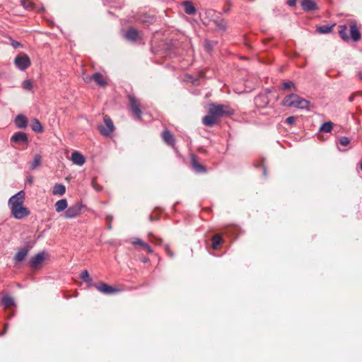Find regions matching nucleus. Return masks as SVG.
Segmentation results:
<instances>
[{"label":"nucleus","mask_w":362,"mask_h":362,"mask_svg":"<svg viewBox=\"0 0 362 362\" xmlns=\"http://www.w3.org/2000/svg\"><path fill=\"white\" fill-rule=\"evenodd\" d=\"M146 243L143 242L141 240L138 239L133 242L134 245H140L141 247L145 244Z\"/></svg>","instance_id":"42"},{"label":"nucleus","mask_w":362,"mask_h":362,"mask_svg":"<svg viewBox=\"0 0 362 362\" xmlns=\"http://www.w3.org/2000/svg\"><path fill=\"white\" fill-rule=\"evenodd\" d=\"M296 117L291 116L286 119V122L290 125H293L296 122Z\"/></svg>","instance_id":"38"},{"label":"nucleus","mask_w":362,"mask_h":362,"mask_svg":"<svg viewBox=\"0 0 362 362\" xmlns=\"http://www.w3.org/2000/svg\"><path fill=\"white\" fill-rule=\"evenodd\" d=\"M68 204L65 199H60L55 203V209L59 213L64 211L67 208Z\"/></svg>","instance_id":"18"},{"label":"nucleus","mask_w":362,"mask_h":362,"mask_svg":"<svg viewBox=\"0 0 362 362\" xmlns=\"http://www.w3.org/2000/svg\"><path fill=\"white\" fill-rule=\"evenodd\" d=\"M81 208L82 206L80 203H76L68 208L65 212L64 217L66 218H73L78 216L81 214Z\"/></svg>","instance_id":"8"},{"label":"nucleus","mask_w":362,"mask_h":362,"mask_svg":"<svg viewBox=\"0 0 362 362\" xmlns=\"http://www.w3.org/2000/svg\"><path fill=\"white\" fill-rule=\"evenodd\" d=\"M10 210L12 216L16 219H23L29 216L30 214V210L24 206L23 204L20 205V206L13 208Z\"/></svg>","instance_id":"7"},{"label":"nucleus","mask_w":362,"mask_h":362,"mask_svg":"<svg viewBox=\"0 0 362 362\" xmlns=\"http://www.w3.org/2000/svg\"><path fill=\"white\" fill-rule=\"evenodd\" d=\"M332 28L329 26H321L318 28V31L321 33H328L331 31Z\"/></svg>","instance_id":"35"},{"label":"nucleus","mask_w":362,"mask_h":362,"mask_svg":"<svg viewBox=\"0 0 362 362\" xmlns=\"http://www.w3.org/2000/svg\"><path fill=\"white\" fill-rule=\"evenodd\" d=\"M27 254L28 251L26 250H21L16 254L14 260L16 262H20L25 258Z\"/></svg>","instance_id":"23"},{"label":"nucleus","mask_w":362,"mask_h":362,"mask_svg":"<svg viewBox=\"0 0 362 362\" xmlns=\"http://www.w3.org/2000/svg\"><path fill=\"white\" fill-rule=\"evenodd\" d=\"M347 28L344 27V29L341 30L339 31V35L341 37V38L344 40H347L349 37L346 33Z\"/></svg>","instance_id":"34"},{"label":"nucleus","mask_w":362,"mask_h":362,"mask_svg":"<svg viewBox=\"0 0 362 362\" xmlns=\"http://www.w3.org/2000/svg\"><path fill=\"white\" fill-rule=\"evenodd\" d=\"M205 48L208 50V51H210L211 50V45H209V42L206 43L205 45Z\"/></svg>","instance_id":"47"},{"label":"nucleus","mask_w":362,"mask_h":362,"mask_svg":"<svg viewBox=\"0 0 362 362\" xmlns=\"http://www.w3.org/2000/svg\"><path fill=\"white\" fill-rule=\"evenodd\" d=\"M281 104L286 107L304 110L308 109L310 103L299 95L293 93L286 96L282 100Z\"/></svg>","instance_id":"1"},{"label":"nucleus","mask_w":362,"mask_h":362,"mask_svg":"<svg viewBox=\"0 0 362 362\" xmlns=\"http://www.w3.org/2000/svg\"><path fill=\"white\" fill-rule=\"evenodd\" d=\"M260 99H261V98H260V97L256 98V99H255V103H256V104H257V105H258V102H259V100Z\"/></svg>","instance_id":"49"},{"label":"nucleus","mask_w":362,"mask_h":362,"mask_svg":"<svg viewBox=\"0 0 362 362\" xmlns=\"http://www.w3.org/2000/svg\"><path fill=\"white\" fill-rule=\"evenodd\" d=\"M192 167L194 168V170L197 172V173H202V172H204V167L198 163L197 162V160H195L194 157H192Z\"/></svg>","instance_id":"27"},{"label":"nucleus","mask_w":362,"mask_h":362,"mask_svg":"<svg viewBox=\"0 0 362 362\" xmlns=\"http://www.w3.org/2000/svg\"><path fill=\"white\" fill-rule=\"evenodd\" d=\"M210 114H212L217 119L223 116V115H229L232 114V110L229 109L227 106L223 105H216L214 104H211L209 106L208 109Z\"/></svg>","instance_id":"2"},{"label":"nucleus","mask_w":362,"mask_h":362,"mask_svg":"<svg viewBox=\"0 0 362 362\" xmlns=\"http://www.w3.org/2000/svg\"><path fill=\"white\" fill-rule=\"evenodd\" d=\"M184 6L185 12L189 15H194L196 13V8L192 4V3L189 1H184L182 3Z\"/></svg>","instance_id":"17"},{"label":"nucleus","mask_w":362,"mask_h":362,"mask_svg":"<svg viewBox=\"0 0 362 362\" xmlns=\"http://www.w3.org/2000/svg\"><path fill=\"white\" fill-rule=\"evenodd\" d=\"M103 120L104 124L99 126V130L103 135L110 136L115 130V126L109 116L105 115Z\"/></svg>","instance_id":"4"},{"label":"nucleus","mask_w":362,"mask_h":362,"mask_svg":"<svg viewBox=\"0 0 362 362\" xmlns=\"http://www.w3.org/2000/svg\"><path fill=\"white\" fill-rule=\"evenodd\" d=\"M350 33L351 35L352 38L356 41L360 38V33L357 28V27L355 25H353L350 28Z\"/></svg>","instance_id":"25"},{"label":"nucleus","mask_w":362,"mask_h":362,"mask_svg":"<svg viewBox=\"0 0 362 362\" xmlns=\"http://www.w3.org/2000/svg\"><path fill=\"white\" fill-rule=\"evenodd\" d=\"M301 6L306 11H311L317 9V6L314 0H302Z\"/></svg>","instance_id":"12"},{"label":"nucleus","mask_w":362,"mask_h":362,"mask_svg":"<svg viewBox=\"0 0 362 362\" xmlns=\"http://www.w3.org/2000/svg\"><path fill=\"white\" fill-rule=\"evenodd\" d=\"M81 279L86 282V283H91L92 281V279L89 275V273L87 270H84L81 274Z\"/></svg>","instance_id":"30"},{"label":"nucleus","mask_w":362,"mask_h":362,"mask_svg":"<svg viewBox=\"0 0 362 362\" xmlns=\"http://www.w3.org/2000/svg\"><path fill=\"white\" fill-rule=\"evenodd\" d=\"M283 88L284 90L296 89L295 84L292 81H284L283 83Z\"/></svg>","instance_id":"32"},{"label":"nucleus","mask_w":362,"mask_h":362,"mask_svg":"<svg viewBox=\"0 0 362 362\" xmlns=\"http://www.w3.org/2000/svg\"><path fill=\"white\" fill-rule=\"evenodd\" d=\"M71 160L74 164L81 166L85 163L86 158L81 153L74 151L71 154Z\"/></svg>","instance_id":"9"},{"label":"nucleus","mask_w":362,"mask_h":362,"mask_svg":"<svg viewBox=\"0 0 362 362\" xmlns=\"http://www.w3.org/2000/svg\"><path fill=\"white\" fill-rule=\"evenodd\" d=\"M166 251L169 254L170 256L173 257V254L170 252V251L168 247H166Z\"/></svg>","instance_id":"48"},{"label":"nucleus","mask_w":362,"mask_h":362,"mask_svg":"<svg viewBox=\"0 0 362 362\" xmlns=\"http://www.w3.org/2000/svg\"><path fill=\"white\" fill-rule=\"evenodd\" d=\"M11 141L16 143H26L28 141V137L25 134L18 132L12 136Z\"/></svg>","instance_id":"16"},{"label":"nucleus","mask_w":362,"mask_h":362,"mask_svg":"<svg viewBox=\"0 0 362 362\" xmlns=\"http://www.w3.org/2000/svg\"><path fill=\"white\" fill-rule=\"evenodd\" d=\"M32 129L35 132H42V127L38 119H34L31 124Z\"/></svg>","instance_id":"24"},{"label":"nucleus","mask_w":362,"mask_h":362,"mask_svg":"<svg viewBox=\"0 0 362 362\" xmlns=\"http://www.w3.org/2000/svg\"><path fill=\"white\" fill-rule=\"evenodd\" d=\"M126 37L132 41H135L139 37V33L134 28H130L126 33Z\"/></svg>","instance_id":"19"},{"label":"nucleus","mask_w":362,"mask_h":362,"mask_svg":"<svg viewBox=\"0 0 362 362\" xmlns=\"http://www.w3.org/2000/svg\"><path fill=\"white\" fill-rule=\"evenodd\" d=\"M22 88L27 90H31L33 89V82L30 79L25 80L22 83Z\"/></svg>","instance_id":"31"},{"label":"nucleus","mask_w":362,"mask_h":362,"mask_svg":"<svg viewBox=\"0 0 362 362\" xmlns=\"http://www.w3.org/2000/svg\"><path fill=\"white\" fill-rule=\"evenodd\" d=\"M48 258L49 254L47 252H40L30 259V266L33 269H39L43 265L45 262L48 259Z\"/></svg>","instance_id":"3"},{"label":"nucleus","mask_w":362,"mask_h":362,"mask_svg":"<svg viewBox=\"0 0 362 362\" xmlns=\"http://www.w3.org/2000/svg\"><path fill=\"white\" fill-rule=\"evenodd\" d=\"M216 26L220 30H225L226 28V23L223 21H220L218 22H216Z\"/></svg>","instance_id":"37"},{"label":"nucleus","mask_w":362,"mask_h":362,"mask_svg":"<svg viewBox=\"0 0 362 362\" xmlns=\"http://www.w3.org/2000/svg\"><path fill=\"white\" fill-rule=\"evenodd\" d=\"M41 164V156L40 155H35L33 160L30 163V168L34 170L38 168Z\"/></svg>","instance_id":"26"},{"label":"nucleus","mask_w":362,"mask_h":362,"mask_svg":"<svg viewBox=\"0 0 362 362\" xmlns=\"http://www.w3.org/2000/svg\"><path fill=\"white\" fill-rule=\"evenodd\" d=\"M333 124L331 122L324 123L321 127L320 131L325 132H330L332 129Z\"/></svg>","instance_id":"29"},{"label":"nucleus","mask_w":362,"mask_h":362,"mask_svg":"<svg viewBox=\"0 0 362 362\" xmlns=\"http://www.w3.org/2000/svg\"><path fill=\"white\" fill-rule=\"evenodd\" d=\"M25 198V194L23 191H20L8 199V205L10 209L20 206L23 204Z\"/></svg>","instance_id":"5"},{"label":"nucleus","mask_w":362,"mask_h":362,"mask_svg":"<svg viewBox=\"0 0 362 362\" xmlns=\"http://www.w3.org/2000/svg\"><path fill=\"white\" fill-rule=\"evenodd\" d=\"M361 169L362 170V163H361Z\"/></svg>","instance_id":"51"},{"label":"nucleus","mask_w":362,"mask_h":362,"mask_svg":"<svg viewBox=\"0 0 362 362\" xmlns=\"http://www.w3.org/2000/svg\"><path fill=\"white\" fill-rule=\"evenodd\" d=\"M14 64L18 69L24 71L30 66L31 62L27 54H21L15 58Z\"/></svg>","instance_id":"6"},{"label":"nucleus","mask_w":362,"mask_h":362,"mask_svg":"<svg viewBox=\"0 0 362 362\" xmlns=\"http://www.w3.org/2000/svg\"><path fill=\"white\" fill-rule=\"evenodd\" d=\"M1 302L5 309H10L15 306L14 299L8 295L4 296Z\"/></svg>","instance_id":"13"},{"label":"nucleus","mask_w":362,"mask_h":362,"mask_svg":"<svg viewBox=\"0 0 362 362\" xmlns=\"http://www.w3.org/2000/svg\"><path fill=\"white\" fill-rule=\"evenodd\" d=\"M296 0H287V4L290 6H293L296 5Z\"/></svg>","instance_id":"44"},{"label":"nucleus","mask_w":362,"mask_h":362,"mask_svg":"<svg viewBox=\"0 0 362 362\" xmlns=\"http://www.w3.org/2000/svg\"><path fill=\"white\" fill-rule=\"evenodd\" d=\"M26 182L29 183L30 185H32L33 182V177L30 176L27 178Z\"/></svg>","instance_id":"46"},{"label":"nucleus","mask_w":362,"mask_h":362,"mask_svg":"<svg viewBox=\"0 0 362 362\" xmlns=\"http://www.w3.org/2000/svg\"><path fill=\"white\" fill-rule=\"evenodd\" d=\"M221 241H222V238H221L220 235H214L212 238V247L214 250H216L218 248V245L221 244Z\"/></svg>","instance_id":"28"},{"label":"nucleus","mask_w":362,"mask_h":362,"mask_svg":"<svg viewBox=\"0 0 362 362\" xmlns=\"http://www.w3.org/2000/svg\"><path fill=\"white\" fill-rule=\"evenodd\" d=\"M142 247L148 253H151L153 252L151 247L147 243L144 244Z\"/></svg>","instance_id":"40"},{"label":"nucleus","mask_w":362,"mask_h":362,"mask_svg":"<svg viewBox=\"0 0 362 362\" xmlns=\"http://www.w3.org/2000/svg\"><path fill=\"white\" fill-rule=\"evenodd\" d=\"M96 288L100 292L105 294L115 293L119 291V289L113 288L112 286H110L106 284H101L98 285L96 286Z\"/></svg>","instance_id":"11"},{"label":"nucleus","mask_w":362,"mask_h":362,"mask_svg":"<svg viewBox=\"0 0 362 362\" xmlns=\"http://www.w3.org/2000/svg\"><path fill=\"white\" fill-rule=\"evenodd\" d=\"M92 80H93V78L92 76H87V77L84 78V81H85L86 82H87V83L90 82Z\"/></svg>","instance_id":"45"},{"label":"nucleus","mask_w":362,"mask_h":362,"mask_svg":"<svg viewBox=\"0 0 362 362\" xmlns=\"http://www.w3.org/2000/svg\"><path fill=\"white\" fill-rule=\"evenodd\" d=\"M350 143L348 137L343 136L339 139V144L344 146H346Z\"/></svg>","instance_id":"36"},{"label":"nucleus","mask_w":362,"mask_h":362,"mask_svg":"<svg viewBox=\"0 0 362 362\" xmlns=\"http://www.w3.org/2000/svg\"><path fill=\"white\" fill-rule=\"evenodd\" d=\"M92 186H93V187L96 191H99V190H100V189H101L99 186H98V185L95 184V181H94V180H93V181H92Z\"/></svg>","instance_id":"43"},{"label":"nucleus","mask_w":362,"mask_h":362,"mask_svg":"<svg viewBox=\"0 0 362 362\" xmlns=\"http://www.w3.org/2000/svg\"><path fill=\"white\" fill-rule=\"evenodd\" d=\"M142 247L148 253H151L153 252L151 247L147 243L144 244Z\"/></svg>","instance_id":"39"},{"label":"nucleus","mask_w":362,"mask_h":362,"mask_svg":"<svg viewBox=\"0 0 362 362\" xmlns=\"http://www.w3.org/2000/svg\"><path fill=\"white\" fill-rule=\"evenodd\" d=\"M66 192L65 186L61 184H56L53 187L52 193L54 195H63Z\"/></svg>","instance_id":"21"},{"label":"nucleus","mask_w":362,"mask_h":362,"mask_svg":"<svg viewBox=\"0 0 362 362\" xmlns=\"http://www.w3.org/2000/svg\"><path fill=\"white\" fill-rule=\"evenodd\" d=\"M7 328H8V325H6L5 327H4V329L3 334L6 333Z\"/></svg>","instance_id":"50"},{"label":"nucleus","mask_w":362,"mask_h":362,"mask_svg":"<svg viewBox=\"0 0 362 362\" xmlns=\"http://www.w3.org/2000/svg\"><path fill=\"white\" fill-rule=\"evenodd\" d=\"M15 124L18 128H25L28 125V119L25 116L23 115H18L15 118Z\"/></svg>","instance_id":"15"},{"label":"nucleus","mask_w":362,"mask_h":362,"mask_svg":"<svg viewBox=\"0 0 362 362\" xmlns=\"http://www.w3.org/2000/svg\"><path fill=\"white\" fill-rule=\"evenodd\" d=\"M218 119L214 116L212 114H210L208 111V115L203 117L202 122L204 125L211 127L215 123H216Z\"/></svg>","instance_id":"14"},{"label":"nucleus","mask_w":362,"mask_h":362,"mask_svg":"<svg viewBox=\"0 0 362 362\" xmlns=\"http://www.w3.org/2000/svg\"><path fill=\"white\" fill-rule=\"evenodd\" d=\"M11 45L14 47V48H17L18 47H21V45L20 42H17V41H15V40H11Z\"/></svg>","instance_id":"41"},{"label":"nucleus","mask_w":362,"mask_h":362,"mask_svg":"<svg viewBox=\"0 0 362 362\" xmlns=\"http://www.w3.org/2000/svg\"><path fill=\"white\" fill-rule=\"evenodd\" d=\"M93 80L100 86H104L107 84L105 78L100 73L92 75Z\"/></svg>","instance_id":"20"},{"label":"nucleus","mask_w":362,"mask_h":362,"mask_svg":"<svg viewBox=\"0 0 362 362\" xmlns=\"http://www.w3.org/2000/svg\"><path fill=\"white\" fill-rule=\"evenodd\" d=\"M129 99L133 113L136 116L137 118H140L141 111L139 108V104L138 103L136 98L133 96H129Z\"/></svg>","instance_id":"10"},{"label":"nucleus","mask_w":362,"mask_h":362,"mask_svg":"<svg viewBox=\"0 0 362 362\" xmlns=\"http://www.w3.org/2000/svg\"><path fill=\"white\" fill-rule=\"evenodd\" d=\"M22 6L26 9H30L33 7V2L31 0H22Z\"/></svg>","instance_id":"33"},{"label":"nucleus","mask_w":362,"mask_h":362,"mask_svg":"<svg viewBox=\"0 0 362 362\" xmlns=\"http://www.w3.org/2000/svg\"><path fill=\"white\" fill-rule=\"evenodd\" d=\"M162 137L165 143H167L169 145H173V144H174L173 136V134L170 132H168V131L163 132L162 134Z\"/></svg>","instance_id":"22"}]
</instances>
